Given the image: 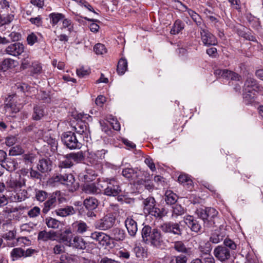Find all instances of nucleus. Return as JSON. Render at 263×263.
Instances as JSON below:
<instances>
[{
    "label": "nucleus",
    "mask_w": 263,
    "mask_h": 263,
    "mask_svg": "<svg viewBox=\"0 0 263 263\" xmlns=\"http://www.w3.org/2000/svg\"><path fill=\"white\" fill-rule=\"evenodd\" d=\"M24 152L22 146L17 145L10 148L9 150V155L11 156L21 155L24 154Z\"/></svg>",
    "instance_id": "obj_45"
},
{
    "label": "nucleus",
    "mask_w": 263,
    "mask_h": 263,
    "mask_svg": "<svg viewBox=\"0 0 263 263\" xmlns=\"http://www.w3.org/2000/svg\"><path fill=\"white\" fill-rule=\"evenodd\" d=\"M184 28V24L179 20H177L174 23L170 33L172 34H176L179 33Z\"/></svg>",
    "instance_id": "obj_34"
},
{
    "label": "nucleus",
    "mask_w": 263,
    "mask_h": 263,
    "mask_svg": "<svg viewBox=\"0 0 263 263\" xmlns=\"http://www.w3.org/2000/svg\"><path fill=\"white\" fill-rule=\"evenodd\" d=\"M16 66V62L11 59H5L2 63L1 69L5 71L8 69H12Z\"/></svg>",
    "instance_id": "obj_30"
},
{
    "label": "nucleus",
    "mask_w": 263,
    "mask_h": 263,
    "mask_svg": "<svg viewBox=\"0 0 263 263\" xmlns=\"http://www.w3.org/2000/svg\"><path fill=\"white\" fill-rule=\"evenodd\" d=\"M178 199L177 195L171 190H167L165 193L164 200L167 204H173Z\"/></svg>",
    "instance_id": "obj_32"
},
{
    "label": "nucleus",
    "mask_w": 263,
    "mask_h": 263,
    "mask_svg": "<svg viewBox=\"0 0 263 263\" xmlns=\"http://www.w3.org/2000/svg\"><path fill=\"white\" fill-rule=\"evenodd\" d=\"M65 159L59 162V166L60 168H70L73 165V162L69 158H65Z\"/></svg>",
    "instance_id": "obj_50"
},
{
    "label": "nucleus",
    "mask_w": 263,
    "mask_h": 263,
    "mask_svg": "<svg viewBox=\"0 0 263 263\" xmlns=\"http://www.w3.org/2000/svg\"><path fill=\"white\" fill-rule=\"evenodd\" d=\"M185 212L184 208L180 204H176L173 207V216H179L183 214Z\"/></svg>",
    "instance_id": "obj_52"
},
{
    "label": "nucleus",
    "mask_w": 263,
    "mask_h": 263,
    "mask_svg": "<svg viewBox=\"0 0 263 263\" xmlns=\"http://www.w3.org/2000/svg\"><path fill=\"white\" fill-rule=\"evenodd\" d=\"M51 20L50 22L53 26L57 25L58 22L64 19L65 16L62 13H52L49 15Z\"/></svg>",
    "instance_id": "obj_41"
},
{
    "label": "nucleus",
    "mask_w": 263,
    "mask_h": 263,
    "mask_svg": "<svg viewBox=\"0 0 263 263\" xmlns=\"http://www.w3.org/2000/svg\"><path fill=\"white\" fill-rule=\"evenodd\" d=\"M69 246L78 249L84 250L87 247V243L82 237L75 236L72 239Z\"/></svg>",
    "instance_id": "obj_20"
},
{
    "label": "nucleus",
    "mask_w": 263,
    "mask_h": 263,
    "mask_svg": "<svg viewBox=\"0 0 263 263\" xmlns=\"http://www.w3.org/2000/svg\"><path fill=\"white\" fill-rule=\"evenodd\" d=\"M93 50L97 54H103L107 52L105 46L101 43H98L95 45L93 47Z\"/></svg>",
    "instance_id": "obj_49"
},
{
    "label": "nucleus",
    "mask_w": 263,
    "mask_h": 263,
    "mask_svg": "<svg viewBox=\"0 0 263 263\" xmlns=\"http://www.w3.org/2000/svg\"><path fill=\"white\" fill-rule=\"evenodd\" d=\"M62 140L64 144L69 149L80 148L81 144L79 142L76 135L71 132H67L62 134Z\"/></svg>",
    "instance_id": "obj_6"
},
{
    "label": "nucleus",
    "mask_w": 263,
    "mask_h": 263,
    "mask_svg": "<svg viewBox=\"0 0 263 263\" xmlns=\"http://www.w3.org/2000/svg\"><path fill=\"white\" fill-rule=\"evenodd\" d=\"M37 39L36 35L34 33H32L27 36V40L28 44L30 45H33L37 42Z\"/></svg>",
    "instance_id": "obj_64"
},
{
    "label": "nucleus",
    "mask_w": 263,
    "mask_h": 263,
    "mask_svg": "<svg viewBox=\"0 0 263 263\" xmlns=\"http://www.w3.org/2000/svg\"><path fill=\"white\" fill-rule=\"evenodd\" d=\"M107 151L105 149L98 151L95 153L88 152L87 156L88 161L95 166L99 167L102 161L105 159V154Z\"/></svg>",
    "instance_id": "obj_8"
},
{
    "label": "nucleus",
    "mask_w": 263,
    "mask_h": 263,
    "mask_svg": "<svg viewBox=\"0 0 263 263\" xmlns=\"http://www.w3.org/2000/svg\"><path fill=\"white\" fill-rule=\"evenodd\" d=\"M51 162L49 160L43 159L37 164V169L41 173H44L51 170Z\"/></svg>",
    "instance_id": "obj_25"
},
{
    "label": "nucleus",
    "mask_w": 263,
    "mask_h": 263,
    "mask_svg": "<svg viewBox=\"0 0 263 263\" xmlns=\"http://www.w3.org/2000/svg\"><path fill=\"white\" fill-rule=\"evenodd\" d=\"M127 69V62L126 59L121 58L118 64L117 72L119 74L122 75Z\"/></svg>",
    "instance_id": "obj_37"
},
{
    "label": "nucleus",
    "mask_w": 263,
    "mask_h": 263,
    "mask_svg": "<svg viewBox=\"0 0 263 263\" xmlns=\"http://www.w3.org/2000/svg\"><path fill=\"white\" fill-rule=\"evenodd\" d=\"M72 227L75 229L76 232L80 234H83L86 232L88 229L87 224L81 220L77 221L73 223Z\"/></svg>",
    "instance_id": "obj_26"
},
{
    "label": "nucleus",
    "mask_w": 263,
    "mask_h": 263,
    "mask_svg": "<svg viewBox=\"0 0 263 263\" xmlns=\"http://www.w3.org/2000/svg\"><path fill=\"white\" fill-rule=\"evenodd\" d=\"M197 217L202 219L204 227H216L215 220L217 218L218 211L213 208H199L195 211Z\"/></svg>",
    "instance_id": "obj_2"
},
{
    "label": "nucleus",
    "mask_w": 263,
    "mask_h": 263,
    "mask_svg": "<svg viewBox=\"0 0 263 263\" xmlns=\"http://www.w3.org/2000/svg\"><path fill=\"white\" fill-rule=\"evenodd\" d=\"M57 215L61 217H66L74 214L76 210L72 206H66L64 208L59 209L55 210Z\"/></svg>",
    "instance_id": "obj_24"
},
{
    "label": "nucleus",
    "mask_w": 263,
    "mask_h": 263,
    "mask_svg": "<svg viewBox=\"0 0 263 263\" xmlns=\"http://www.w3.org/2000/svg\"><path fill=\"white\" fill-rule=\"evenodd\" d=\"M201 40L205 46L215 45L217 41L215 36L208 30L201 28L200 31Z\"/></svg>",
    "instance_id": "obj_14"
},
{
    "label": "nucleus",
    "mask_w": 263,
    "mask_h": 263,
    "mask_svg": "<svg viewBox=\"0 0 263 263\" xmlns=\"http://www.w3.org/2000/svg\"><path fill=\"white\" fill-rule=\"evenodd\" d=\"M45 110L43 106L36 105L33 108L32 118L34 120H39L45 115Z\"/></svg>",
    "instance_id": "obj_31"
},
{
    "label": "nucleus",
    "mask_w": 263,
    "mask_h": 263,
    "mask_svg": "<svg viewBox=\"0 0 263 263\" xmlns=\"http://www.w3.org/2000/svg\"><path fill=\"white\" fill-rule=\"evenodd\" d=\"M47 197V193L44 191H37L36 192L35 197L37 200L43 202L44 201Z\"/></svg>",
    "instance_id": "obj_55"
},
{
    "label": "nucleus",
    "mask_w": 263,
    "mask_h": 263,
    "mask_svg": "<svg viewBox=\"0 0 263 263\" xmlns=\"http://www.w3.org/2000/svg\"><path fill=\"white\" fill-rule=\"evenodd\" d=\"M184 221L190 230L195 233H201L202 227L198 220L193 216L187 215L184 217Z\"/></svg>",
    "instance_id": "obj_13"
},
{
    "label": "nucleus",
    "mask_w": 263,
    "mask_h": 263,
    "mask_svg": "<svg viewBox=\"0 0 263 263\" xmlns=\"http://www.w3.org/2000/svg\"><path fill=\"white\" fill-rule=\"evenodd\" d=\"M178 180L180 183H187V184H191L192 182L187 175L185 174L180 175L178 177Z\"/></svg>",
    "instance_id": "obj_59"
},
{
    "label": "nucleus",
    "mask_w": 263,
    "mask_h": 263,
    "mask_svg": "<svg viewBox=\"0 0 263 263\" xmlns=\"http://www.w3.org/2000/svg\"><path fill=\"white\" fill-rule=\"evenodd\" d=\"M115 217L111 213L108 214L95 223L96 229L105 231L112 228L115 223Z\"/></svg>",
    "instance_id": "obj_5"
},
{
    "label": "nucleus",
    "mask_w": 263,
    "mask_h": 263,
    "mask_svg": "<svg viewBox=\"0 0 263 263\" xmlns=\"http://www.w3.org/2000/svg\"><path fill=\"white\" fill-rule=\"evenodd\" d=\"M42 70V67L41 64L38 62H34L32 63L31 72L33 74H40Z\"/></svg>",
    "instance_id": "obj_56"
},
{
    "label": "nucleus",
    "mask_w": 263,
    "mask_h": 263,
    "mask_svg": "<svg viewBox=\"0 0 263 263\" xmlns=\"http://www.w3.org/2000/svg\"><path fill=\"white\" fill-rule=\"evenodd\" d=\"M117 255L120 258L123 259H128L130 257L129 252L125 249H120Z\"/></svg>",
    "instance_id": "obj_54"
},
{
    "label": "nucleus",
    "mask_w": 263,
    "mask_h": 263,
    "mask_svg": "<svg viewBox=\"0 0 263 263\" xmlns=\"http://www.w3.org/2000/svg\"><path fill=\"white\" fill-rule=\"evenodd\" d=\"M247 19L252 27L257 28L260 26L259 19L251 14L247 15Z\"/></svg>",
    "instance_id": "obj_44"
},
{
    "label": "nucleus",
    "mask_w": 263,
    "mask_h": 263,
    "mask_svg": "<svg viewBox=\"0 0 263 263\" xmlns=\"http://www.w3.org/2000/svg\"><path fill=\"white\" fill-rule=\"evenodd\" d=\"M134 251L136 254V256L138 258H143L146 256V252L145 249L140 246H136L134 248Z\"/></svg>",
    "instance_id": "obj_48"
},
{
    "label": "nucleus",
    "mask_w": 263,
    "mask_h": 263,
    "mask_svg": "<svg viewBox=\"0 0 263 263\" xmlns=\"http://www.w3.org/2000/svg\"><path fill=\"white\" fill-rule=\"evenodd\" d=\"M103 194L108 196H116L119 195L122 190L119 182L115 178H107L103 181H100Z\"/></svg>",
    "instance_id": "obj_3"
},
{
    "label": "nucleus",
    "mask_w": 263,
    "mask_h": 263,
    "mask_svg": "<svg viewBox=\"0 0 263 263\" xmlns=\"http://www.w3.org/2000/svg\"><path fill=\"white\" fill-rule=\"evenodd\" d=\"M173 248L178 252L187 254L190 249L187 248L182 241H176L174 242Z\"/></svg>",
    "instance_id": "obj_33"
},
{
    "label": "nucleus",
    "mask_w": 263,
    "mask_h": 263,
    "mask_svg": "<svg viewBox=\"0 0 263 263\" xmlns=\"http://www.w3.org/2000/svg\"><path fill=\"white\" fill-rule=\"evenodd\" d=\"M100 182L98 183L97 185L95 183L87 184L83 186V191L87 194H98L102 189L101 186H99Z\"/></svg>",
    "instance_id": "obj_23"
},
{
    "label": "nucleus",
    "mask_w": 263,
    "mask_h": 263,
    "mask_svg": "<svg viewBox=\"0 0 263 263\" xmlns=\"http://www.w3.org/2000/svg\"><path fill=\"white\" fill-rule=\"evenodd\" d=\"M125 224L129 234L131 236H135L138 230L137 222L132 218L128 217Z\"/></svg>",
    "instance_id": "obj_21"
},
{
    "label": "nucleus",
    "mask_w": 263,
    "mask_h": 263,
    "mask_svg": "<svg viewBox=\"0 0 263 263\" xmlns=\"http://www.w3.org/2000/svg\"><path fill=\"white\" fill-rule=\"evenodd\" d=\"M23 157L26 163H32L35 158V155L32 153H28L24 154Z\"/></svg>",
    "instance_id": "obj_61"
},
{
    "label": "nucleus",
    "mask_w": 263,
    "mask_h": 263,
    "mask_svg": "<svg viewBox=\"0 0 263 263\" xmlns=\"http://www.w3.org/2000/svg\"><path fill=\"white\" fill-rule=\"evenodd\" d=\"M225 72H226L225 76H224L225 79H230L231 80H234V81H239L240 80V76L238 74H237L232 71L228 70V69L226 70Z\"/></svg>",
    "instance_id": "obj_46"
},
{
    "label": "nucleus",
    "mask_w": 263,
    "mask_h": 263,
    "mask_svg": "<svg viewBox=\"0 0 263 263\" xmlns=\"http://www.w3.org/2000/svg\"><path fill=\"white\" fill-rule=\"evenodd\" d=\"M90 237L100 246H107L110 245V237L102 232H94L91 234Z\"/></svg>",
    "instance_id": "obj_15"
},
{
    "label": "nucleus",
    "mask_w": 263,
    "mask_h": 263,
    "mask_svg": "<svg viewBox=\"0 0 263 263\" xmlns=\"http://www.w3.org/2000/svg\"><path fill=\"white\" fill-rule=\"evenodd\" d=\"M26 185V180L21 175L18 176V178L11 179L9 182L10 187L13 189L14 191L22 189Z\"/></svg>",
    "instance_id": "obj_18"
},
{
    "label": "nucleus",
    "mask_w": 263,
    "mask_h": 263,
    "mask_svg": "<svg viewBox=\"0 0 263 263\" xmlns=\"http://www.w3.org/2000/svg\"><path fill=\"white\" fill-rule=\"evenodd\" d=\"M222 245L225 246L227 248H229L232 250H235L236 249V245L233 240L230 239H225L223 241V245Z\"/></svg>",
    "instance_id": "obj_60"
},
{
    "label": "nucleus",
    "mask_w": 263,
    "mask_h": 263,
    "mask_svg": "<svg viewBox=\"0 0 263 263\" xmlns=\"http://www.w3.org/2000/svg\"><path fill=\"white\" fill-rule=\"evenodd\" d=\"M54 181L60 182L66 185L69 190L72 191L75 189V186L73 185L75 181L74 178L71 174L57 175L54 177Z\"/></svg>",
    "instance_id": "obj_10"
},
{
    "label": "nucleus",
    "mask_w": 263,
    "mask_h": 263,
    "mask_svg": "<svg viewBox=\"0 0 263 263\" xmlns=\"http://www.w3.org/2000/svg\"><path fill=\"white\" fill-rule=\"evenodd\" d=\"M65 158H69L70 160L77 163L81 162L84 159L83 153L82 151L77 153H71L65 156Z\"/></svg>",
    "instance_id": "obj_29"
},
{
    "label": "nucleus",
    "mask_w": 263,
    "mask_h": 263,
    "mask_svg": "<svg viewBox=\"0 0 263 263\" xmlns=\"http://www.w3.org/2000/svg\"><path fill=\"white\" fill-rule=\"evenodd\" d=\"M61 194L60 191H56L51 195L50 198L44 203V207L42 210L43 213H47L55 206L57 199L60 202H62L63 200H65L64 198L61 197Z\"/></svg>",
    "instance_id": "obj_9"
},
{
    "label": "nucleus",
    "mask_w": 263,
    "mask_h": 263,
    "mask_svg": "<svg viewBox=\"0 0 263 263\" xmlns=\"http://www.w3.org/2000/svg\"><path fill=\"white\" fill-rule=\"evenodd\" d=\"M143 204L144 210L148 213L156 205V201L154 198L148 197L143 200Z\"/></svg>",
    "instance_id": "obj_35"
},
{
    "label": "nucleus",
    "mask_w": 263,
    "mask_h": 263,
    "mask_svg": "<svg viewBox=\"0 0 263 263\" xmlns=\"http://www.w3.org/2000/svg\"><path fill=\"white\" fill-rule=\"evenodd\" d=\"M122 175L132 181L134 183L143 184L145 181L142 178L143 173L140 171H138L133 168H126L123 170L122 172Z\"/></svg>",
    "instance_id": "obj_4"
},
{
    "label": "nucleus",
    "mask_w": 263,
    "mask_h": 263,
    "mask_svg": "<svg viewBox=\"0 0 263 263\" xmlns=\"http://www.w3.org/2000/svg\"><path fill=\"white\" fill-rule=\"evenodd\" d=\"M245 91L253 95L255 92L261 91L262 88L259 86L256 81L253 78L248 77L245 84Z\"/></svg>",
    "instance_id": "obj_17"
},
{
    "label": "nucleus",
    "mask_w": 263,
    "mask_h": 263,
    "mask_svg": "<svg viewBox=\"0 0 263 263\" xmlns=\"http://www.w3.org/2000/svg\"><path fill=\"white\" fill-rule=\"evenodd\" d=\"M148 213L155 217H162L166 215L167 211L164 208L159 209L155 205Z\"/></svg>",
    "instance_id": "obj_36"
},
{
    "label": "nucleus",
    "mask_w": 263,
    "mask_h": 263,
    "mask_svg": "<svg viewBox=\"0 0 263 263\" xmlns=\"http://www.w3.org/2000/svg\"><path fill=\"white\" fill-rule=\"evenodd\" d=\"M73 128H74L75 132L80 135H82L84 133L85 130H86V125L84 124H82V123H78L76 125L73 127Z\"/></svg>",
    "instance_id": "obj_57"
},
{
    "label": "nucleus",
    "mask_w": 263,
    "mask_h": 263,
    "mask_svg": "<svg viewBox=\"0 0 263 263\" xmlns=\"http://www.w3.org/2000/svg\"><path fill=\"white\" fill-rule=\"evenodd\" d=\"M190 16L192 18L193 20L196 23L198 26L201 24V18L200 16L194 11L187 9L185 7Z\"/></svg>",
    "instance_id": "obj_43"
},
{
    "label": "nucleus",
    "mask_w": 263,
    "mask_h": 263,
    "mask_svg": "<svg viewBox=\"0 0 263 263\" xmlns=\"http://www.w3.org/2000/svg\"><path fill=\"white\" fill-rule=\"evenodd\" d=\"M11 255L13 257V259L14 260L15 258L17 259L22 256H24L25 251L20 248H14L12 250Z\"/></svg>",
    "instance_id": "obj_47"
},
{
    "label": "nucleus",
    "mask_w": 263,
    "mask_h": 263,
    "mask_svg": "<svg viewBox=\"0 0 263 263\" xmlns=\"http://www.w3.org/2000/svg\"><path fill=\"white\" fill-rule=\"evenodd\" d=\"M83 204L87 209L92 210L98 206V201L94 197H89L84 200Z\"/></svg>",
    "instance_id": "obj_28"
},
{
    "label": "nucleus",
    "mask_w": 263,
    "mask_h": 263,
    "mask_svg": "<svg viewBox=\"0 0 263 263\" xmlns=\"http://www.w3.org/2000/svg\"><path fill=\"white\" fill-rule=\"evenodd\" d=\"M40 208L38 206H34L28 211L27 214L30 218H34L38 216L40 214Z\"/></svg>",
    "instance_id": "obj_51"
},
{
    "label": "nucleus",
    "mask_w": 263,
    "mask_h": 263,
    "mask_svg": "<svg viewBox=\"0 0 263 263\" xmlns=\"http://www.w3.org/2000/svg\"><path fill=\"white\" fill-rule=\"evenodd\" d=\"M45 222L49 228L54 229H58L61 224V222L60 221L51 217L46 218L45 219Z\"/></svg>",
    "instance_id": "obj_40"
},
{
    "label": "nucleus",
    "mask_w": 263,
    "mask_h": 263,
    "mask_svg": "<svg viewBox=\"0 0 263 263\" xmlns=\"http://www.w3.org/2000/svg\"><path fill=\"white\" fill-rule=\"evenodd\" d=\"M112 238L116 241L123 240L125 238V233L123 230L115 228L112 232Z\"/></svg>",
    "instance_id": "obj_38"
},
{
    "label": "nucleus",
    "mask_w": 263,
    "mask_h": 263,
    "mask_svg": "<svg viewBox=\"0 0 263 263\" xmlns=\"http://www.w3.org/2000/svg\"><path fill=\"white\" fill-rule=\"evenodd\" d=\"M63 20V28H67L69 32H71V30L73 29V25L72 24L71 21L68 18H65L62 20Z\"/></svg>",
    "instance_id": "obj_62"
},
{
    "label": "nucleus",
    "mask_w": 263,
    "mask_h": 263,
    "mask_svg": "<svg viewBox=\"0 0 263 263\" xmlns=\"http://www.w3.org/2000/svg\"><path fill=\"white\" fill-rule=\"evenodd\" d=\"M16 231L13 230H9L8 232L3 234V237L7 240H13L15 239Z\"/></svg>",
    "instance_id": "obj_53"
},
{
    "label": "nucleus",
    "mask_w": 263,
    "mask_h": 263,
    "mask_svg": "<svg viewBox=\"0 0 263 263\" xmlns=\"http://www.w3.org/2000/svg\"><path fill=\"white\" fill-rule=\"evenodd\" d=\"M28 197V193L25 189L14 191V194L11 196V200L14 202H21Z\"/></svg>",
    "instance_id": "obj_22"
},
{
    "label": "nucleus",
    "mask_w": 263,
    "mask_h": 263,
    "mask_svg": "<svg viewBox=\"0 0 263 263\" xmlns=\"http://www.w3.org/2000/svg\"><path fill=\"white\" fill-rule=\"evenodd\" d=\"M176 263H187V257L183 254H180L174 257Z\"/></svg>",
    "instance_id": "obj_63"
},
{
    "label": "nucleus",
    "mask_w": 263,
    "mask_h": 263,
    "mask_svg": "<svg viewBox=\"0 0 263 263\" xmlns=\"http://www.w3.org/2000/svg\"><path fill=\"white\" fill-rule=\"evenodd\" d=\"M21 108V104H17L15 96H9L5 101V108L10 112H17Z\"/></svg>",
    "instance_id": "obj_12"
},
{
    "label": "nucleus",
    "mask_w": 263,
    "mask_h": 263,
    "mask_svg": "<svg viewBox=\"0 0 263 263\" xmlns=\"http://www.w3.org/2000/svg\"><path fill=\"white\" fill-rule=\"evenodd\" d=\"M60 239L67 246H69L72 240V232L70 229H66L60 234Z\"/></svg>",
    "instance_id": "obj_27"
},
{
    "label": "nucleus",
    "mask_w": 263,
    "mask_h": 263,
    "mask_svg": "<svg viewBox=\"0 0 263 263\" xmlns=\"http://www.w3.org/2000/svg\"><path fill=\"white\" fill-rule=\"evenodd\" d=\"M198 248L199 251L204 254H209L212 250L211 243L209 241L200 243Z\"/></svg>",
    "instance_id": "obj_42"
},
{
    "label": "nucleus",
    "mask_w": 263,
    "mask_h": 263,
    "mask_svg": "<svg viewBox=\"0 0 263 263\" xmlns=\"http://www.w3.org/2000/svg\"><path fill=\"white\" fill-rule=\"evenodd\" d=\"M160 228L163 232L166 233H173L179 236L182 235V229L179 224L177 223L166 222L162 224Z\"/></svg>",
    "instance_id": "obj_11"
},
{
    "label": "nucleus",
    "mask_w": 263,
    "mask_h": 263,
    "mask_svg": "<svg viewBox=\"0 0 263 263\" xmlns=\"http://www.w3.org/2000/svg\"><path fill=\"white\" fill-rule=\"evenodd\" d=\"M17 163L13 160H7L4 161L2 166L9 172H12L16 169Z\"/></svg>",
    "instance_id": "obj_39"
},
{
    "label": "nucleus",
    "mask_w": 263,
    "mask_h": 263,
    "mask_svg": "<svg viewBox=\"0 0 263 263\" xmlns=\"http://www.w3.org/2000/svg\"><path fill=\"white\" fill-rule=\"evenodd\" d=\"M213 254L217 260L222 262L229 260L231 257L230 249L222 245L215 248Z\"/></svg>",
    "instance_id": "obj_7"
},
{
    "label": "nucleus",
    "mask_w": 263,
    "mask_h": 263,
    "mask_svg": "<svg viewBox=\"0 0 263 263\" xmlns=\"http://www.w3.org/2000/svg\"><path fill=\"white\" fill-rule=\"evenodd\" d=\"M24 51V46L23 44L16 42L11 44L5 49V52L12 56L17 57L21 55Z\"/></svg>",
    "instance_id": "obj_16"
},
{
    "label": "nucleus",
    "mask_w": 263,
    "mask_h": 263,
    "mask_svg": "<svg viewBox=\"0 0 263 263\" xmlns=\"http://www.w3.org/2000/svg\"><path fill=\"white\" fill-rule=\"evenodd\" d=\"M57 236V233L54 231H46L45 230L40 231L37 236L39 241H47L48 240H54Z\"/></svg>",
    "instance_id": "obj_19"
},
{
    "label": "nucleus",
    "mask_w": 263,
    "mask_h": 263,
    "mask_svg": "<svg viewBox=\"0 0 263 263\" xmlns=\"http://www.w3.org/2000/svg\"><path fill=\"white\" fill-rule=\"evenodd\" d=\"M141 234L146 243H150L156 248H162L165 246L163 235L157 229H152L151 227L145 226L142 230Z\"/></svg>",
    "instance_id": "obj_1"
},
{
    "label": "nucleus",
    "mask_w": 263,
    "mask_h": 263,
    "mask_svg": "<svg viewBox=\"0 0 263 263\" xmlns=\"http://www.w3.org/2000/svg\"><path fill=\"white\" fill-rule=\"evenodd\" d=\"M43 139L49 145H50L51 147H57V141L55 138H53L51 137V136L48 137L47 135V136H44L43 137Z\"/></svg>",
    "instance_id": "obj_58"
}]
</instances>
